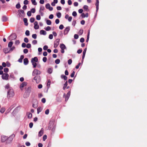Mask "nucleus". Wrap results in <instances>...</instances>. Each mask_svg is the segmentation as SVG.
I'll list each match as a JSON object with an SVG mask.
<instances>
[{
  "instance_id": "nucleus-54",
  "label": "nucleus",
  "mask_w": 147,
  "mask_h": 147,
  "mask_svg": "<svg viewBox=\"0 0 147 147\" xmlns=\"http://www.w3.org/2000/svg\"><path fill=\"white\" fill-rule=\"evenodd\" d=\"M53 38V34H50L49 35V38L50 39H52Z\"/></svg>"
},
{
  "instance_id": "nucleus-62",
  "label": "nucleus",
  "mask_w": 147,
  "mask_h": 147,
  "mask_svg": "<svg viewBox=\"0 0 147 147\" xmlns=\"http://www.w3.org/2000/svg\"><path fill=\"white\" fill-rule=\"evenodd\" d=\"M33 126V123L32 122H31L29 123V126L30 128H32Z\"/></svg>"
},
{
  "instance_id": "nucleus-49",
  "label": "nucleus",
  "mask_w": 147,
  "mask_h": 147,
  "mask_svg": "<svg viewBox=\"0 0 147 147\" xmlns=\"http://www.w3.org/2000/svg\"><path fill=\"white\" fill-rule=\"evenodd\" d=\"M20 7V5L19 3L17 4L16 5V7L17 9H19Z\"/></svg>"
},
{
  "instance_id": "nucleus-12",
  "label": "nucleus",
  "mask_w": 147,
  "mask_h": 147,
  "mask_svg": "<svg viewBox=\"0 0 147 147\" xmlns=\"http://www.w3.org/2000/svg\"><path fill=\"white\" fill-rule=\"evenodd\" d=\"M44 129L43 128L41 129L40 131L38 133V136L40 137L44 133Z\"/></svg>"
},
{
  "instance_id": "nucleus-2",
  "label": "nucleus",
  "mask_w": 147,
  "mask_h": 147,
  "mask_svg": "<svg viewBox=\"0 0 147 147\" xmlns=\"http://www.w3.org/2000/svg\"><path fill=\"white\" fill-rule=\"evenodd\" d=\"M9 75L7 73H4L2 75V78L3 80H8Z\"/></svg>"
},
{
  "instance_id": "nucleus-29",
  "label": "nucleus",
  "mask_w": 147,
  "mask_h": 147,
  "mask_svg": "<svg viewBox=\"0 0 147 147\" xmlns=\"http://www.w3.org/2000/svg\"><path fill=\"white\" fill-rule=\"evenodd\" d=\"M52 69L51 68H49L48 69L47 72L49 74H51L52 73Z\"/></svg>"
},
{
  "instance_id": "nucleus-40",
  "label": "nucleus",
  "mask_w": 147,
  "mask_h": 147,
  "mask_svg": "<svg viewBox=\"0 0 147 147\" xmlns=\"http://www.w3.org/2000/svg\"><path fill=\"white\" fill-rule=\"evenodd\" d=\"M60 62V60L59 59H57L55 60V62L57 64H58Z\"/></svg>"
},
{
  "instance_id": "nucleus-27",
  "label": "nucleus",
  "mask_w": 147,
  "mask_h": 147,
  "mask_svg": "<svg viewBox=\"0 0 147 147\" xmlns=\"http://www.w3.org/2000/svg\"><path fill=\"white\" fill-rule=\"evenodd\" d=\"M13 44V42L11 41H10L9 42L8 44V47L10 48L11 47L12 45Z\"/></svg>"
},
{
  "instance_id": "nucleus-56",
  "label": "nucleus",
  "mask_w": 147,
  "mask_h": 147,
  "mask_svg": "<svg viewBox=\"0 0 147 147\" xmlns=\"http://www.w3.org/2000/svg\"><path fill=\"white\" fill-rule=\"evenodd\" d=\"M42 60L44 62H46L47 61V58L45 57H44L43 58Z\"/></svg>"
},
{
  "instance_id": "nucleus-6",
  "label": "nucleus",
  "mask_w": 147,
  "mask_h": 147,
  "mask_svg": "<svg viewBox=\"0 0 147 147\" xmlns=\"http://www.w3.org/2000/svg\"><path fill=\"white\" fill-rule=\"evenodd\" d=\"M17 37L16 35L15 34H13L11 35L9 37V40H12L13 39H15Z\"/></svg>"
},
{
  "instance_id": "nucleus-15",
  "label": "nucleus",
  "mask_w": 147,
  "mask_h": 147,
  "mask_svg": "<svg viewBox=\"0 0 147 147\" xmlns=\"http://www.w3.org/2000/svg\"><path fill=\"white\" fill-rule=\"evenodd\" d=\"M70 95V91H69L68 92V93L67 94L66 96L65 99V101H67L68 100V99Z\"/></svg>"
},
{
  "instance_id": "nucleus-21",
  "label": "nucleus",
  "mask_w": 147,
  "mask_h": 147,
  "mask_svg": "<svg viewBox=\"0 0 147 147\" xmlns=\"http://www.w3.org/2000/svg\"><path fill=\"white\" fill-rule=\"evenodd\" d=\"M38 61V58L36 57H35L32 59L31 61H33L34 62H37Z\"/></svg>"
},
{
  "instance_id": "nucleus-43",
  "label": "nucleus",
  "mask_w": 147,
  "mask_h": 147,
  "mask_svg": "<svg viewBox=\"0 0 147 147\" xmlns=\"http://www.w3.org/2000/svg\"><path fill=\"white\" fill-rule=\"evenodd\" d=\"M32 36L33 38L35 39L37 38V35L36 34H32Z\"/></svg>"
},
{
  "instance_id": "nucleus-51",
  "label": "nucleus",
  "mask_w": 147,
  "mask_h": 147,
  "mask_svg": "<svg viewBox=\"0 0 147 147\" xmlns=\"http://www.w3.org/2000/svg\"><path fill=\"white\" fill-rule=\"evenodd\" d=\"M72 62V61L71 59H69L68 61V64L70 65L71 64Z\"/></svg>"
},
{
  "instance_id": "nucleus-60",
  "label": "nucleus",
  "mask_w": 147,
  "mask_h": 147,
  "mask_svg": "<svg viewBox=\"0 0 147 147\" xmlns=\"http://www.w3.org/2000/svg\"><path fill=\"white\" fill-rule=\"evenodd\" d=\"M48 48V47L47 45H45L43 47V50H46Z\"/></svg>"
},
{
  "instance_id": "nucleus-58",
  "label": "nucleus",
  "mask_w": 147,
  "mask_h": 147,
  "mask_svg": "<svg viewBox=\"0 0 147 147\" xmlns=\"http://www.w3.org/2000/svg\"><path fill=\"white\" fill-rule=\"evenodd\" d=\"M37 43V41L36 40H34L32 42V43L33 45H35Z\"/></svg>"
},
{
  "instance_id": "nucleus-39",
  "label": "nucleus",
  "mask_w": 147,
  "mask_h": 147,
  "mask_svg": "<svg viewBox=\"0 0 147 147\" xmlns=\"http://www.w3.org/2000/svg\"><path fill=\"white\" fill-rule=\"evenodd\" d=\"M41 19V17L40 15H37L36 16V19L38 20H40Z\"/></svg>"
},
{
  "instance_id": "nucleus-33",
  "label": "nucleus",
  "mask_w": 147,
  "mask_h": 147,
  "mask_svg": "<svg viewBox=\"0 0 147 147\" xmlns=\"http://www.w3.org/2000/svg\"><path fill=\"white\" fill-rule=\"evenodd\" d=\"M31 2L32 4L34 5H37V3L36 1L35 0H31Z\"/></svg>"
},
{
  "instance_id": "nucleus-47",
  "label": "nucleus",
  "mask_w": 147,
  "mask_h": 147,
  "mask_svg": "<svg viewBox=\"0 0 147 147\" xmlns=\"http://www.w3.org/2000/svg\"><path fill=\"white\" fill-rule=\"evenodd\" d=\"M29 1L27 0H25L24 1V3L25 5H27Z\"/></svg>"
},
{
  "instance_id": "nucleus-7",
  "label": "nucleus",
  "mask_w": 147,
  "mask_h": 147,
  "mask_svg": "<svg viewBox=\"0 0 147 147\" xmlns=\"http://www.w3.org/2000/svg\"><path fill=\"white\" fill-rule=\"evenodd\" d=\"M46 8L49 9L50 11H52L53 10V8L51 7L49 3H47L46 5Z\"/></svg>"
},
{
  "instance_id": "nucleus-35",
  "label": "nucleus",
  "mask_w": 147,
  "mask_h": 147,
  "mask_svg": "<svg viewBox=\"0 0 147 147\" xmlns=\"http://www.w3.org/2000/svg\"><path fill=\"white\" fill-rule=\"evenodd\" d=\"M47 24L48 25H50L51 24V21L49 20H47L46 21Z\"/></svg>"
},
{
  "instance_id": "nucleus-8",
  "label": "nucleus",
  "mask_w": 147,
  "mask_h": 147,
  "mask_svg": "<svg viewBox=\"0 0 147 147\" xmlns=\"http://www.w3.org/2000/svg\"><path fill=\"white\" fill-rule=\"evenodd\" d=\"M70 30L69 27H67L64 30V34L65 35L67 34Z\"/></svg>"
},
{
  "instance_id": "nucleus-22",
  "label": "nucleus",
  "mask_w": 147,
  "mask_h": 147,
  "mask_svg": "<svg viewBox=\"0 0 147 147\" xmlns=\"http://www.w3.org/2000/svg\"><path fill=\"white\" fill-rule=\"evenodd\" d=\"M40 34H41L45 35L46 34V32L45 31L43 30H41L40 31Z\"/></svg>"
},
{
  "instance_id": "nucleus-61",
  "label": "nucleus",
  "mask_w": 147,
  "mask_h": 147,
  "mask_svg": "<svg viewBox=\"0 0 147 147\" xmlns=\"http://www.w3.org/2000/svg\"><path fill=\"white\" fill-rule=\"evenodd\" d=\"M26 47L27 48H30L31 47V44H30L28 43L27 44Z\"/></svg>"
},
{
  "instance_id": "nucleus-31",
  "label": "nucleus",
  "mask_w": 147,
  "mask_h": 147,
  "mask_svg": "<svg viewBox=\"0 0 147 147\" xmlns=\"http://www.w3.org/2000/svg\"><path fill=\"white\" fill-rule=\"evenodd\" d=\"M5 111V108L3 107H2L0 111L1 113H4Z\"/></svg>"
},
{
  "instance_id": "nucleus-48",
  "label": "nucleus",
  "mask_w": 147,
  "mask_h": 147,
  "mask_svg": "<svg viewBox=\"0 0 147 147\" xmlns=\"http://www.w3.org/2000/svg\"><path fill=\"white\" fill-rule=\"evenodd\" d=\"M34 19L33 18H31L30 19V21L31 23H33L34 22Z\"/></svg>"
},
{
  "instance_id": "nucleus-38",
  "label": "nucleus",
  "mask_w": 147,
  "mask_h": 147,
  "mask_svg": "<svg viewBox=\"0 0 147 147\" xmlns=\"http://www.w3.org/2000/svg\"><path fill=\"white\" fill-rule=\"evenodd\" d=\"M67 82L66 81L65 84H64V86L63 87V89L65 90V88H66L67 86Z\"/></svg>"
},
{
  "instance_id": "nucleus-34",
  "label": "nucleus",
  "mask_w": 147,
  "mask_h": 147,
  "mask_svg": "<svg viewBox=\"0 0 147 147\" xmlns=\"http://www.w3.org/2000/svg\"><path fill=\"white\" fill-rule=\"evenodd\" d=\"M45 9V7L43 6H41L40 7V9L39 10V11H43Z\"/></svg>"
},
{
  "instance_id": "nucleus-53",
  "label": "nucleus",
  "mask_w": 147,
  "mask_h": 147,
  "mask_svg": "<svg viewBox=\"0 0 147 147\" xmlns=\"http://www.w3.org/2000/svg\"><path fill=\"white\" fill-rule=\"evenodd\" d=\"M30 11H31V12L34 13L35 12V9L34 8H32L31 9Z\"/></svg>"
},
{
  "instance_id": "nucleus-64",
  "label": "nucleus",
  "mask_w": 147,
  "mask_h": 147,
  "mask_svg": "<svg viewBox=\"0 0 147 147\" xmlns=\"http://www.w3.org/2000/svg\"><path fill=\"white\" fill-rule=\"evenodd\" d=\"M72 15L74 16H76L77 15V13L76 11H74L72 13Z\"/></svg>"
},
{
  "instance_id": "nucleus-1",
  "label": "nucleus",
  "mask_w": 147,
  "mask_h": 147,
  "mask_svg": "<svg viewBox=\"0 0 147 147\" xmlns=\"http://www.w3.org/2000/svg\"><path fill=\"white\" fill-rule=\"evenodd\" d=\"M14 95V92L13 90L11 88L9 89L7 91V97L9 98L13 97Z\"/></svg>"
},
{
  "instance_id": "nucleus-52",
  "label": "nucleus",
  "mask_w": 147,
  "mask_h": 147,
  "mask_svg": "<svg viewBox=\"0 0 147 147\" xmlns=\"http://www.w3.org/2000/svg\"><path fill=\"white\" fill-rule=\"evenodd\" d=\"M51 29V28L50 26H48L47 28H45V29L47 31H49Z\"/></svg>"
},
{
  "instance_id": "nucleus-46",
  "label": "nucleus",
  "mask_w": 147,
  "mask_h": 147,
  "mask_svg": "<svg viewBox=\"0 0 147 147\" xmlns=\"http://www.w3.org/2000/svg\"><path fill=\"white\" fill-rule=\"evenodd\" d=\"M64 28V26L63 25L61 24L60 25L59 28L60 30H62Z\"/></svg>"
},
{
  "instance_id": "nucleus-18",
  "label": "nucleus",
  "mask_w": 147,
  "mask_h": 147,
  "mask_svg": "<svg viewBox=\"0 0 147 147\" xmlns=\"http://www.w3.org/2000/svg\"><path fill=\"white\" fill-rule=\"evenodd\" d=\"M96 1V11H97L98 9L99 1L98 0H97V1Z\"/></svg>"
},
{
  "instance_id": "nucleus-14",
  "label": "nucleus",
  "mask_w": 147,
  "mask_h": 147,
  "mask_svg": "<svg viewBox=\"0 0 147 147\" xmlns=\"http://www.w3.org/2000/svg\"><path fill=\"white\" fill-rule=\"evenodd\" d=\"M3 51L5 53H8L10 52V49L8 48H5L3 49Z\"/></svg>"
},
{
  "instance_id": "nucleus-63",
  "label": "nucleus",
  "mask_w": 147,
  "mask_h": 147,
  "mask_svg": "<svg viewBox=\"0 0 147 147\" xmlns=\"http://www.w3.org/2000/svg\"><path fill=\"white\" fill-rule=\"evenodd\" d=\"M42 102L43 103H45L46 102V99L45 98H42L41 100Z\"/></svg>"
},
{
  "instance_id": "nucleus-24",
  "label": "nucleus",
  "mask_w": 147,
  "mask_h": 147,
  "mask_svg": "<svg viewBox=\"0 0 147 147\" xmlns=\"http://www.w3.org/2000/svg\"><path fill=\"white\" fill-rule=\"evenodd\" d=\"M83 8L84 10L86 11H88V6L87 5H84L83 7Z\"/></svg>"
},
{
  "instance_id": "nucleus-17",
  "label": "nucleus",
  "mask_w": 147,
  "mask_h": 147,
  "mask_svg": "<svg viewBox=\"0 0 147 147\" xmlns=\"http://www.w3.org/2000/svg\"><path fill=\"white\" fill-rule=\"evenodd\" d=\"M60 47L61 49H65L66 48L65 46L63 44H60Z\"/></svg>"
},
{
  "instance_id": "nucleus-10",
  "label": "nucleus",
  "mask_w": 147,
  "mask_h": 147,
  "mask_svg": "<svg viewBox=\"0 0 147 147\" xmlns=\"http://www.w3.org/2000/svg\"><path fill=\"white\" fill-rule=\"evenodd\" d=\"M27 83L24 82H23L20 85V88L21 90H22L23 88L27 85Z\"/></svg>"
},
{
  "instance_id": "nucleus-20",
  "label": "nucleus",
  "mask_w": 147,
  "mask_h": 147,
  "mask_svg": "<svg viewBox=\"0 0 147 147\" xmlns=\"http://www.w3.org/2000/svg\"><path fill=\"white\" fill-rule=\"evenodd\" d=\"M24 63L25 65H26L28 63V61L27 58H25L24 59Z\"/></svg>"
},
{
  "instance_id": "nucleus-36",
  "label": "nucleus",
  "mask_w": 147,
  "mask_h": 147,
  "mask_svg": "<svg viewBox=\"0 0 147 147\" xmlns=\"http://www.w3.org/2000/svg\"><path fill=\"white\" fill-rule=\"evenodd\" d=\"M7 20V18L5 16H3L2 18V20L3 21H6Z\"/></svg>"
},
{
  "instance_id": "nucleus-42",
  "label": "nucleus",
  "mask_w": 147,
  "mask_h": 147,
  "mask_svg": "<svg viewBox=\"0 0 147 147\" xmlns=\"http://www.w3.org/2000/svg\"><path fill=\"white\" fill-rule=\"evenodd\" d=\"M27 15L28 16H31L32 14L31 11H29L27 13Z\"/></svg>"
},
{
  "instance_id": "nucleus-26",
  "label": "nucleus",
  "mask_w": 147,
  "mask_h": 147,
  "mask_svg": "<svg viewBox=\"0 0 147 147\" xmlns=\"http://www.w3.org/2000/svg\"><path fill=\"white\" fill-rule=\"evenodd\" d=\"M23 20L25 25L26 26H27L28 25V23L27 22V19L26 18H24L23 19Z\"/></svg>"
},
{
  "instance_id": "nucleus-44",
  "label": "nucleus",
  "mask_w": 147,
  "mask_h": 147,
  "mask_svg": "<svg viewBox=\"0 0 147 147\" xmlns=\"http://www.w3.org/2000/svg\"><path fill=\"white\" fill-rule=\"evenodd\" d=\"M6 66L7 67H9L11 66L10 63L8 61L6 62Z\"/></svg>"
},
{
  "instance_id": "nucleus-41",
  "label": "nucleus",
  "mask_w": 147,
  "mask_h": 147,
  "mask_svg": "<svg viewBox=\"0 0 147 147\" xmlns=\"http://www.w3.org/2000/svg\"><path fill=\"white\" fill-rule=\"evenodd\" d=\"M25 34L26 36H29L30 35L29 31L28 30H27L25 32Z\"/></svg>"
},
{
  "instance_id": "nucleus-37",
  "label": "nucleus",
  "mask_w": 147,
  "mask_h": 147,
  "mask_svg": "<svg viewBox=\"0 0 147 147\" xmlns=\"http://www.w3.org/2000/svg\"><path fill=\"white\" fill-rule=\"evenodd\" d=\"M3 71L4 72L7 73L9 71V69L7 68H5L4 69Z\"/></svg>"
},
{
  "instance_id": "nucleus-16",
  "label": "nucleus",
  "mask_w": 147,
  "mask_h": 147,
  "mask_svg": "<svg viewBox=\"0 0 147 147\" xmlns=\"http://www.w3.org/2000/svg\"><path fill=\"white\" fill-rule=\"evenodd\" d=\"M15 137V135L14 134H11L10 136L8 138L11 141Z\"/></svg>"
},
{
  "instance_id": "nucleus-13",
  "label": "nucleus",
  "mask_w": 147,
  "mask_h": 147,
  "mask_svg": "<svg viewBox=\"0 0 147 147\" xmlns=\"http://www.w3.org/2000/svg\"><path fill=\"white\" fill-rule=\"evenodd\" d=\"M59 44V39H57L56 40V41L54 43V47L55 48H56Z\"/></svg>"
},
{
  "instance_id": "nucleus-55",
  "label": "nucleus",
  "mask_w": 147,
  "mask_h": 147,
  "mask_svg": "<svg viewBox=\"0 0 147 147\" xmlns=\"http://www.w3.org/2000/svg\"><path fill=\"white\" fill-rule=\"evenodd\" d=\"M20 43V42L19 40H16L15 41V44L16 45H18Z\"/></svg>"
},
{
  "instance_id": "nucleus-45",
  "label": "nucleus",
  "mask_w": 147,
  "mask_h": 147,
  "mask_svg": "<svg viewBox=\"0 0 147 147\" xmlns=\"http://www.w3.org/2000/svg\"><path fill=\"white\" fill-rule=\"evenodd\" d=\"M47 137L46 135H45L43 137V140L45 141L47 138Z\"/></svg>"
},
{
  "instance_id": "nucleus-59",
  "label": "nucleus",
  "mask_w": 147,
  "mask_h": 147,
  "mask_svg": "<svg viewBox=\"0 0 147 147\" xmlns=\"http://www.w3.org/2000/svg\"><path fill=\"white\" fill-rule=\"evenodd\" d=\"M24 53H27L28 52V50L27 49H24Z\"/></svg>"
},
{
  "instance_id": "nucleus-5",
  "label": "nucleus",
  "mask_w": 147,
  "mask_h": 147,
  "mask_svg": "<svg viewBox=\"0 0 147 147\" xmlns=\"http://www.w3.org/2000/svg\"><path fill=\"white\" fill-rule=\"evenodd\" d=\"M8 139V137L6 136L3 135L1 137V141L2 142H5Z\"/></svg>"
},
{
  "instance_id": "nucleus-23",
  "label": "nucleus",
  "mask_w": 147,
  "mask_h": 147,
  "mask_svg": "<svg viewBox=\"0 0 147 147\" xmlns=\"http://www.w3.org/2000/svg\"><path fill=\"white\" fill-rule=\"evenodd\" d=\"M81 16L83 18H84L86 17H87L88 16V13H87L85 14L84 13H82L81 15Z\"/></svg>"
},
{
  "instance_id": "nucleus-30",
  "label": "nucleus",
  "mask_w": 147,
  "mask_h": 147,
  "mask_svg": "<svg viewBox=\"0 0 147 147\" xmlns=\"http://www.w3.org/2000/svg\"><path fill=\"white\" fill-rule=\"evenodd\" d=\"M56 16L58 18H60L61 16V13L60 12H58L57 13Z\"/></svg>"
},
{
  "instance_id": "nucleus-11",
  "label": "nucleus",
  "mask_w": 147,
  "mask_h": 147,
  "mask_svg": "<svg viewBox=\"0 0 147 147\" xmlns=\"http://www.w3.org/2000/svg\"><path fill=\"white\" fill-rule=\"evenodd\" d=\"M38 101L36 100H35L34 103L32 105V107L34 108H36L37 107H38Z\"/></svg>"
},
{
  "instance_id": "nucleus-4",
  "label": "nucleus",
  "mask_w": 147,
  "mask_h": 147,
  "mask_svg": "<svg viewBox=\"0 0 147 147\" xmlns=\"http://www.w3.org/2000/svg\"><path fill=\"white\" fill-rule=\"evenodd\" d=\"M34 80L36 81V83H39L40 80V77L38 76H35L34 77Z\"/></svg>"
},
{
  "instance_id": "nucleus-9",
  "label": "nucleus",
  "mask_w": 147,
  "mask_h": 147,
  "mask_svg": "<svg viewBox=\"0 0 147 147\" xmlns=\"http://www.w3.org/2000/svg\"><path fill=\"white\" fill-rule=\"evenodd\" d=\"M34 28L35 29H38L39 28V26L38 25V23L37 21L34 22Z\"/></svg>"
},
{
  "instance_id": "nucleus-57",
  "label": "nucleus",
  "mask_w": 147,
  "mask_h": 147,
  "mask_svg": "<svg viewBox=\"0 0 147 147\" xmlns=\"http://www.w3.org/2000/svg\"><path fill=\"white\" fill-rule=\"evenodd\" d=\"M24 41L26 43H27L28 42V40L27 38H25L24 39Z\"/></svg>"
},
{
  "instance_id": "nucleus-19",
  "label": "nucleus",
  "mask_w": 147,
  "mask_h": 147,
  "mask_svg": "<svg viewBox=\"0 0 147 147\" xmlns=\"http://www.w3.org/2000/svg\"><path fill=\"white\" fill-rule=\"evenodd\" d=\"M26 115L28 118L31 119L32 117V115L31 113L28 112L27 113Z\"/></svg>"
},
{
  "instance_id": "nucleus-50",
  "label": "nucleus",
  "mask_w": 147,
  "mask_h": 147,
  "mask_svg": "<svg viewBox=\"0 0 147 147\" xmlns=\"http://www.w3.org/2000/svg\"><path fill=\"white\" fill-rule=\"evenodd\" d=\"M83 30H80L79 31L78 34L80 35H81L82 34V33H83Z\"/></svg>"
},
{
  "instance_id": "nucleus-25",
  "label": "nucleus",
  "mask_w": 147,
  "mask_h": 147,
  "mask_svg": "<svg viewBox=\"0 0 147 147\" xmlns=\"http://www.w3.org/2000/svg\"><path fill=\"white\" fill-rule=\"evenodd\" d=\"M42 108L40 107H39L37 109V113L38 114H39L40 112L42 110Z\"/></svg>"
},
{
  "instance_id": "nucleus-28",
  "label": "nucleus",
  "mask_w": 147,
  "mask_h": 147,
  "mask_svg": "<svg viewBox=\"0 0 147 147\" xmlns=\"http://www.w3.org/2000/svg\"><path fill=\"white\" fill-rule=\"evenodd\" d=\"M31 63H32V65H33V67L34 68H35L36 67V66L37 64L36 62H33V61H31Z\"/></svg>"
},
{
  "instance_id": "nucleus-32",
  "label": "nucleus",
  "mask_w": 147,
  "mask_h": 147,
  "mask_svg": "<svg viewBox=\"0 0 147 147\" xmlns=\"http://www.w3.org/2000/svg\"><path fill=\"white\" fill-rule=\"evenodd\" d=\"M61 78H63L65 80H66L67 79V77L64 75H61Z\"/></svg>"
},
{
  "instance_id": "nucleus-3",
  "label": "nucleus",
  "mask_w": 147,
  "mask_h": 147,
  "mask_svg": "<svg viewBox=\"0 0 147 147\" xmlns=\"http://www.w3.org/2000/svg\"><path fill=\"white\" fill-rule=\"evenodd\" d=\"M41 74V71L37 69H34L33 72H32V75L33 76H34L36 75H40Z\"/></svg>"
}]
</instances>
